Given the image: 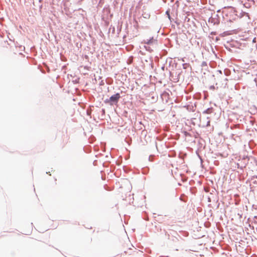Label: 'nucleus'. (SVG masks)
<instances>
[{
    "label": "nucleus",
    "mask_w": 257,
    "mask_h": 257,
    "mask_svg": "<svg viewBox=\"0 0 257 257\" xmlns=\"http://www.w3.org/2000/svg\"><path fill=\"white\" fill-rule=\"evenodd\" d=\"M120 95L119 93H116L111 95L109 98H106L104 100L105 104H108L110 105H113L117 104L119 99Z\"/></svg>",
    "instance_id": "nucleus-1"
},
{
    "label": "nucleus",
    "mask_w": 257,
    "mask_h": 257,
    "mask_svg": "<svg viewBox=\"0 0 257 257\" xmlns=\"http://www.w3.org/2000/svg\"><path fill=\"white\" fill-rule=\"evenodd\" d=\"M240 165V169L243 170L244 168L246 166L247 164L248 163L249 158L248 156H243L241 159L239 160Z\"/></svg>",
    "instance_id": "nucleus-2"
},
{
    "label": "nucleus",
    "mask_w": 257,
    "mask_h": 257,
    "mask_svg": "<svg viewBox=\"0 0 257 257\" xmlns=\"http://www.w3.org/2000/svg\"><path fill=\"white\" fill-rule=\"evenodd\" d=\"M143 43L148 45H153L155 46L158 45V40L155 39L153 37L150 38L149 39L144 40Z\"/></svg>",
    "instance_id": "nucleus-3"
},
{
    "label": "nucleus",
    "mask_w": 257,
    "mask_h": 257,
    "mask_svg": "<svg viewBox=\"0 0 257 257\" xmlns=\"http://www.w3.org/2000/svg\"><path fill=\"white\" fill-rule=\"evenodd\" d=\"M184 107H185L186 109L189 111L193 112L195 111L194 106L192 105H187L184 106Z\"/></svg>",
    "instance_id": "nucleus-4"
},
{
    "label": "nucleus",
    "mask_w": 257,
    "mask_h": 257,
    "mask_svg": "<svg viewBox=\"0 0 257 257\" xmlns=\"http://www.w3.org/2000/svg\"><path fill=\"white\" fill-rule=\"evenodd\" d=\"M212 107L208 108L203 112V113H210L212 112Z\"/></svg>",
    "instance_id": "nucleus-5"
},
{
    "label": "nucleus",
    "mask_w": 257,
    "mask_h": 257,
    "mask_svg": "<svg viewBox=\"0 0 257 257\" xmlns=\"http://www.w3.org/2000/svg\"><path fill=\"white\" fill-rule=\"evenodd\" d=\"M37 69H39L40 71L43 74L45 73V70H44V69L42 68V67L40 65H37Z\"/></svg>",
    "instance_id": "nucleus-6"
},
{
    "label": "nucleus",
    "mask_w": 257,
    "mask_h": 257,
    "mask_svg": "<svg viewBox=\"0 0 257 257\" xmlns=\"http://www.w3.org/2000/svg\"><path fill=\"white\" fill-rule=\"evenodd\" d=\"M144 48L147 51L150 52H152L153 51V49L150 46H144Z\"/></svg>",
    "instance_id": "nucleus-7"
},
{
    "label": "nucleus",
    "mask_w": 257,
    "mask_h": 257,
    "mask_svg": "<svg viewBox=\"0 0 257 257\" xmlns=\"http://www.w3.org/2000/svg\"><path fill=\"white\" fill-rule=\"evenodd\" d=\"M166 15L167 16V17L169 18V19L170 20V21L171 22H172V20H171L172 18H171L170 14V11L169 10H167L166 12Z\"/></svg>",
    "instance_id": "nucleus-8"
},
{
    "label": "nucleus",
    "mask_w": 257,
    "mask_h": 257,
    "mask_svg": "<svg viewBox=\"0 0 257 257\" xmlns=\"http://www.w3.org/2000/svg\"><path fill=\"white\" fill-rule=\"evenodd\" d=\"M101 116L102 117L101 119H103V118L105 116V109L104 108H102L101 110Z\"/></svg>",
    "instance_id": "nucleus-9"
},
{
    "label": "nucleus",
    "mask_w": 257,
    "mask_h": 257,
    "mask_svg": "<svg viewBox=\"0 0 257 257\" xmlns=\"http://www.w3.org/2000/svg\"><path fill=\"white\" fill-rule=\"evenodd\" d=\"M154 157H155L154 155H150L149 158V160L151 162L153 161Z\"/></svg>",
    "instance_id": "nucleus-10"
},
{
    "label": "nucleus",
    "mask_w": 257,
    "mask_h": 257,
    "mask_svg": "<svg viewBox=\"0 0 257 257\" xmlns=\"http://www.w3.org/2000/svg\"><path fill=\"white\" fill-rule=\"evenodd\" d=\"M148 171H149V169L148 168H146V169H144L143 171V173L144 174H146L148 173Z\"/></svg>",
    "instance_id": "nucleus-11"
},
{
    "label": "nucleus",
    "mask_w": 257,
    "mask_h": 257,
    "mask_svg": "<svg viewBox=\"0 0 257 257\" xmlns=\"http://www.w3.org/2000/svg\"><path fill=\"white\" fill-rule=\"evenodd\" d=\"M243 5H244V7L246 8H249L250 7V5L249 3H245Z\"/></svg>",
    "instance_id": "nucleus-12"
},
{
    "label": "nucleus",
    "mask_w": 257,
    "mask_h": 257,
    "mask_svg": "<svg viewBox=\"0 0 257 257\" xmlns=\"http://www.w3.org/2000/svg\"><path fill=\"white\" fill-rule=\"evenodd\" d=\"M207 66V63L205 62V61H203L202 63H201V66L203 67H204V66Z\"/></svg>",
    "instance_id": "nucleus-13"
},
{
    "label": "nucleus",
    "mask_w": 257,
    "mask_h": 257,
    "mask_svg": "<svg viewBox=\"0 0 257 257\" xmlns=\"http://www.w3.org/2000/svg\"><path fill=\"white\" fill-rule=\"evenodd\" d=\"M209 89L210 90H214L215 89V87L214 85H211L209 86Z\"/></svg>",
    "instance_id": "nucleus-14"
},
{
    "label": "nucleus",
    "mask_w": 257,
    "mask_h": 257,
    "mask_svg": "<svg viewBox=\"0 0 257 257\" xmlns=\"http://www.w3.org/2000/svg\"><path fill=\"white\" fill-rule=\"evenodd\" d=\"M237 168H239V169H240V165H240V162L238 163L237 164Z\"/></svg>",
    "instance_id": "nucleus-15"
},
{
    "label": "nucleus",
    "mask_w": 257,
    "mask_h": 257,
    "mask_svg": "<svg viewBox=\"0 0 257 257\" xmlns=\"http://www.w3.org/2000/svg\"><path fill=\"white\" fill-rule=\"evenodd\" d=\"M256 42V38H254L252 40V42L255 43Z\"/></svg>",
    "instance_id": "nucleus-16"
},
{
    "label": "nucleus",
    "mask_w": 257,
    "mask_h": 257,
    "mask_svg": "<svg viewBox=\"0 0 257 257\" xmlns=\"http://www.w3.org/2000/svg\"><path fill=\"white\" fill-rule=\"evenodd\" d=\"M179 75H180V73H179V74H178V76H179ZM176 80H177L176 82L179 81V78H178V77H177V78H176Z\"/></svg>",
    "instance_id": "nucleus-17"
},
{
    "label": "nucleus",
    "mask_w": 257,
    "mask_h": 257,
    "mask_svg": "<svg viewBox=\"0 0 257 257\" xmlns=\"http://www.w3.org/2000/svg\"><path fill=\"white\" fill-rule=\"evenodd\" d=\"M209 125H210V121H208L207 122L206 125L208 126Z\"/></svg>",
    "instance_id": "nucleus-18"
},
{
    "label": "nucleus",
    "mask_w": 257,
    "mask_h": 257,
    "mask_svg": "<svg viewBox=\"0 0 257 257\" xmlns=\"http://www.w3.org/2000/svg\"><path fill=\"white\" fill-rule=\"evenodd\" d=\"M196 154L198 155V156L199 157V158L201 160H202L201 158V157L199 155V154L197 153V152L196 151Z\"/></svg>",
    "instance_id": "nucleus-19"
},
{
    "label": "nucleus",
    "mask_w": 257,
    "mask_h": 257,
    "mask_svg": "<svg viewBox=\"0 0 257 257\" xmlns=\"http://www.w3.org/2000/svg\"><path fill=\"white\" fill-rule=\"evenodd\" d=\"M156 220L158 221H161L162 220H161V218H159V219Z\"/></svg>",
    "instance_id": "nucleus-20"
},
{
    "label": "nucleus",
    "mask_w": 257,
    "mask_h": 257,
    "mask_svg": "<svg viewBox=\"0 0 257 257\" xmlns=\"http://www.w3.org/2000/svg\"><path fill=\"white\" fill-rule=\"evenodd\" d=\"M244 13L246 16H248V13H245V12H244Z\"/></svg>",
    "instance_id": "nucleus-21"
},
{
    "label": "nucleus",
    "mask_w": 257,
    "mask_h": 257,
    "mask_svg": "<svg viewBox=\"0 0 257 257\" xmlns=\"http://www.w3.org/2000/svg\"><path fill=\"white\" fill-rule=\"evenodd\" d=\"M153 215H154V217L156 218V217L155 216H154V215H156V213H153Z\"/></svg>",
    "instance_id": "nucleus-22"
},
{
    "label": "nucleus",
    "mask_w": 257,
    "mask_h": 257,
    "mask_svg": "<svg viewBox=\"0 0 257 257\" xmlns=\"http://www.w3.org/2000/svg\"><path fill=\"white\" fill-rule=\"evenodd\" d=\"M172 75V73L171 72H170V76H171Z\"/></svg>",
    "instance_id": "nucleus-23"
},
{
    "label": "nucleus",
    "mask_w": 257,
    "mask_h": 257,
    "mask_svg": "<svg viewBox=\"0 0 257 257\" xmlns=\"http://www.w3.org/2000/svg\"><path fill=\"white\" fill-rule=\"evenodd\" d=\"M156 148L157 149V143H156Z\"/></svg>",
    "instance_id": "nucleus-24"
},
{
    "label": "nucleus",
    "mask_w": 257,
    "mask_h": 257,
    "mask_svg": "<svg viewBox=\"0 0 257 257\" xmlns=\"http://www.w3.org/2000/svg\"><path fill=\"white\" fill-rule=\"evenodd\" d=\"M47 68L48 71H49V68L48 67Z\"/></svg>",
    "instance_id": "nucleus-25"
},
{
    "label": "nucleus",
    "mask_w": 257,
    "mask_h": 257,
    "mask_svg": "<svg viewBox=\"0 0 257 257\" xmlns=\"http://www.w3.org/2000/svg\"><path fill=\"white\" fill-rule=\"evenodd\" d=\"M164 66L162 67V69H164Z\"/></svg>",
    "instance_id": "nucleus-26"
},
{
    "label": "nucleus",
    "mask_w": 257,
    "mask_h": 257,
    "mask_svg": "<svg viewBox=\"0 0 257 257\" xmlns=\"http://www.w3.org/2000/svg\"><path fill=\"white\" fill-rule=\"evenodd\" d=\"M151 64V66L152 67L153 66V63H152Z\"/></svg>",
    "instance_id": "nucleus-27"
},
{
    "label": "nucleus",
    "mask_w": 257,
    "mask_h": 257,
    "mask_svg": "<svg viewBox=\"0 0 257 257\" xmlns=\"http://www.w3.org/2000/svg\"><path fill=\"white\" fill-rule=\"evenodd\" d=\"M254 218H257V216H254Z\"/></svg>",
    "instance_id": "nucleus-28"
}]
</instances>
